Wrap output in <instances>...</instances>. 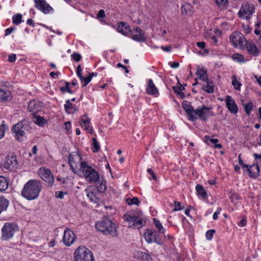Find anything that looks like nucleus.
Listing matches in <instances>:
<instances>
[{
  "instance_id": "nucleus-1",
  "label": "nucleus",
  "mask_w": 261,
  "mask_h": 261,
  "mask_svg": "<svg viewBox=\"0 0 261 261\" xmlns=\"http://www.w3.org/2000/svg\"><path fill=\"white\" fill-rule=\"evenodd\" d=\"M41 181L36 179H31L27 182L21 191V195L28 200L37 199L42 190Z\"/></svg>"
},
{
  "instance_id": "nucleus-2",
  "label": "nucleus",
  "mask_w": 261,
  "mask_h": 261,
  "mask_svg": "<svg viewBox=\"0 0 261 261\" xmlns=\"http://www.w3.org/2000/svg\"><path fill=\"white\" fill-rule=\"evenodd\" d=\"M95 228L106 235H110L112 237L117 236V231L116 225L110 219L103 217L100 221L95 223Z\"/></svg>"
},
{
  "instance_id": "nucleus-3",
  "label": "nucleus",
  "mask_w": 261,
  "mask_h": 261,
  "mask_svg": "<svg viewBox=\"0 0 261 261\" xmlns=\"http://www.w3.org/2000/svg\"><path fill=\"white\" fill-rule=\"evenodd\" d=\"M80 171L87 181L91 184L96 182L99 179V175L86 162H81Z\"/></svg>"
},
{
  "instance_id": "nucleus-4",
  "label": "nucleus",
  "mask_w": 261,
  "mask_h": 261,
  "mask_svg": "<svg viewBox=\"0 0 261 261\" xmlns=\"http://www.w3.org/2000/svg\"><path fill=\"white\" fill-rule=\"evenodd\" d=\"M123 219L128 222L129 227H133L134 228L139 229L145 223L141 212H129L124 215Z\"/></svg>"
},
{
  "instance_id": "nucleus-5",
  "label": "nucleus",
  "mask_w": 261,
  "mask_h": 261,
  "mask_svg": "<svg viewBox=\"0 0 261 261\" xmlns=\"http://www.w3.org/2000/svg\"><path fill=\"white\" fill-rule=\"evenodd\" d=\"M74 261H94L92 252L84 246L78 247L74 252Z\"/></svg>"
},
{
  "instance_id": "nucleus-6",
  "label": "nucleus",
  "mask_w": 261,
  "mask_h": 261,
  "mask_svg": "<svg viewBox=\"0 0 261 261\" xmlns=\"http://www.w3.org/2000/svg\"><path fill=\"white\" fill-rule=\"evenodd\" d=\"M255 13V8L252 4L245 3L242 4L238 13L239 17L243 19L249 20Z\"/></svg>"
},
{
  "instance_id": "nucleus-7",
  "label": "nucleus",
  "mask_w": 261,
  "mask_h": 261,
  "mask_svg": "<svg viewBox=\"0 0 261 261\" xmlns=\"http://www.w3.org/2000/svg\"><path fill=\"white\" fill-rule=\"evenodd\" d=\"M211 110V107H208L205 105L199 106L197 109L195 110L194 116L197 117V119L199 118L201 120L206 121L207 119V117L215 115L214 113H213Z\"/></svg>"
},
{
  "instance_id": "nucleus-8",
  "label": "nucleus",
  "mask_w": 261,
  "mask_h": 261,
  "mask_svg": "<svg viewBox=\"0 0 261 261\" xmlns=\"http://www.w3.org/2000/svg\"><path fill=\"white\" fill-rule=\"evenodd\" d=\"M230 40L234 47H237L241 49L244 48V43L245 42L246 43L247 41L243 35L238 32H233L230 36Z\"/></svg>"
},
{
  "instance_id": "nucleus-9",
  "label": "nucleus",
  "mask_w": 261,
  "mask_h": 261,
  "mask_svg": "<svg viewBox=\"0 0 261 261\" xmlns=\"http://www.w3.org/2000/svg\"><path fill=\"white\" fill-rule=\"evenodd\" d=\"M159 233V232H158L154 230L147 229L144 236L145 240L148 243L154 242L159 245H162L163 244V241Z\"/></svg>"
},
{
  "instance_id": "nucleus-10",
  "label": "nucleus",
  "mask_w": 261,
  "mask_h": 261,
  "mask_svg": "<svg viewBox=\"0 0 261 261\" xmlns=\"http://www.w3.org/2000/svg\"><path fill=\"white\" fill-rule=\"evenodd\" d=\"M15 231V227L14 224L5 223L2 229V239L8 240L12 238Z\"/></svg>"
},
{
  "instance_id": "nucleus-11",
  "label": "nucleus",
  "mask_w": 261,
  "mask_h": 261,
  "mask_svg": "<svg viewBox=\"0 0 261 261\" xmlns=\"http://www.w3.org/2000/svg\"><path fill=\"white\" fill-rule=\"evenodd\" d=\"M38 174L41 179L47 182L50 186H52L54 182V178L52 173L49 169L41 167L38 170Z\"/></svg>"
},
{
  "instance_id": "nucleus-12",
  "label": "nucleus",
  "mask_w": 261,
  "mask_h": 261,
  "mask_svg": "<svg viewBox=\"0 0 261 261\" xmlns=\"http://www.w3.org/2000/svg\"><path fill=\"white\" fill-rule=\"evenodd\" d=\"M35 7L44 14L53 11V8L47 3L45 0H34Z\"/></svg>"
},
{
  "instance_id": "nucleus-13",
  "label": "nucleus",
  "mask_w": 261,
  "mask_h": 261,
  "mask_svg": "<svg viewBox=\"0 0 261 261\" xmlns=\"http://www.w3.org/2000/svg\"><path fill=\"white\" fill-rule=\"evenodd\" d=\"M76 236L73 231L68 228L64 230L63 242L66 246H71L74 242Z\"/></svg>"
},
{
  "instance_id": "nucleus-14",
  "label": "nucleus",
  "mask_w": 261,
  "mask_h": 261,
  "mask_svg": "<svg viewBox=\"0 0 261 261\" xmlns=\"http://www.w3.org/2000/svg\"><path fill=\"white\" fill-rule=\"evenodd\" d=\"M43 107V103L41 102L33 100L29 102L28 110L29 112H32V115H33L41 111Z\"/></svg>"
},
{
  "instance_id": "nucleus-15",
  "label": "nucleus",
  "mask_w": 261,
  "mask_h": 261,
  "mask_svg": "<svg viewBox=\"0 0 261 261\" xmlns=\"http://www.w3.org/2000/svg\"><path fill=\"white\" fill-rule=\"evenodd\" d=\"M17 162L16 156L13 154L8 155L5 158L3 164V167L7 169L12 170L16 166Z\"/></svg>"
},
{
  "instance_id": "nucleus-16",
  "label": "nucleus",
  "mask_w": 261,
  "mask_h": 261,
  "mask_svg": "<svg viewBox=\"0 0 261 261\" xmlns=\"http://www.w3.org/2000/svg\"><path fill=\"white\" fill-rule=\"evenodd\" d=\"M182 106L189 116L190 120L195 121L197 119V117L194 116L195 110H194L189 102L188 101H183Z\"/></svg>"
},
{
  "instance_id": "nucleus-17",
  "label": "nucleus",
  "mask_w": 261,
  "mask_h": 261,
  "mask_svg": "<svg viewBox=\"0 0 261 261\" xmlns=\"http://www.w3.org/2000/svg\"><path fill=\"white\" fill-rule=\"evenodd\" d=\"M23 122V121H20L13 125L12 127V130L15 133L16 139L18 140L20 137H23L25 135Z\"/></svg>"
},
{
  "instance_id": "nucleus-18",
  "label": "nucleus",
  "mask_w": 261,
  "mask_h": 261,
  "mask_svg": "<svg viewBox=\"0 0 261 261\" xmlns=\"http://www.w3.org/2000/svg\"><path fill=\"white\" fill-rule=\"evenodd\" d=\"M134 30L135 34H132V38L137 42H145L146 39L144 32L139 27H136Z\"/></svg>"
},
{
  "instance_id": "nucleus-19",
  "label": "nucleus",
  "mask_w": 261,
  "mask_h": 261,
  "mask_svg": "<svg viewBox=\"0 0 261 261\" xmlns=\"http://www.w3.org/2000/svg\"><path fill=\"white\" fill-rule=\"evenodd\" d=\"M226 105L228 110L233 114L238 112V107L234 100L229 95H227L225 98Z\"/></svg>"
},
{
  "instance_id": "nucleus-20",
  "label": "nucleus",
  "mask_w": 261,
  "mask_h": 261,
  "mask_svg": "<svg viewBox=\"0 0 261 261\" xmlns=\"http://www.w3.org/2000/svg\"><path fill=\"white\" fill-rule=\"evenodd\" d=\"M245 45L249 54L253 57H257L259 55V49L252 41H247Z\"/></svg>"
},
{
  "instance_id": "nucleus-21",
  "label": "nucleus",
  "mask_w": 261,
  "mask_h": 261,
  "mask_svg": "<svg viewBox=\"0 0 261 261\" xmlns=\"http://www.w3.org/2000/svg\"><path fill=\"white\" fill-rule=\"evenodd\" d=\"M87 114H85L83 115V117L80 121L81 125L82 127L88 133H92V127L90 126V120L87 117Z\"/></svg>"
},
{
  "instance_id": "nucleus-22",
  "label": "nucleus",
  "mask_w": 261,
  "mask_h": 261,
  "mask_svg": "<svg viewBox=\"0 0 261 261\" xmlns=\"http://www.w3.org/2000/svg\"><path fill=\"white\" fill-rule=\"evenodd\" d=\"M146 92L148 94L154 96H157L159 94L158 89L151 79H149L148 81Z\"/></svg>"
},
{
  "instance_id": "nucleus-23",
  "label": "nucleus",
  "mask_w": 261,
  "mask_h": 261,
  "mask_svg": "<svg viewBox=\"0 0 261 261\" xmlns=\"http://www.w3.org/2000/svg\"><path fill=\"white\" fill-rule=\"evenodd\" d=\"M117 30L119 33L125 36L129 35L131 33H133L130 28L123 22L118 23Z\"/></svg>"
},
{
  "instance_id": "nucleus-24",
  "label": "nucleus",
  "mask_w": 261,
  "mask_h": 261,
  "mask_svg": "<svg viewBox=\"0 0 261 261\" xmlns=\"http://www.w3.org/2000/svg\"><path fill=\"white\" fill-rule=\"evenodd\" d=\"M81 160H82L81 156L76 152H73L69 154V158H68V162H69V164L70 166L71 167L72 170H73V164L76 161H79L81 162Z\"/></svg>"
},
{
  "instance_id": "nucleus-25",
  "label": "nucleus",
  "mask_w": 261,
  "mask_h": 261,
  "mask_svg": "<svg viewBox=\"0 0 261 261\" xmlns=\"http://www.w3.org/2000/svg\"><path fill=\"white\" fill-rule=\"evenodd\" d=\"M251 177L255 178L259 175V167L258 165L253 164L247 168Z\"/></svg>"
},
{
  "instance_id": "nucleus-26",
  "label": "nucleus",
  "mask_w": 261,
  "mask_h": 261,
  "mask_svg": "<svg viewBox=\"0 0 261 261\" xmlns=\"http://www.w3.org/2000/svg\"><path fill=\"white\" fill-rule=\"evenodd\" d=\"M87 197L90 199L91 201L97 203L100 201V194L97 191H87Z\"/></svg>"
},
{
  "instance_id": "nucleus-27",
  "label": "nucleus",
  "mask_w": 261,
  "mask_h": 261,
  "mask_svg": "<svg viewBox=\"0 0 261 261\" xmlns=\"http://www.w3.org/2000/svg\"><path fill=\"white\" fill-rule=\"evenodd\" d=\"M204 141L208 145H210L211 143L215 144L214 147L215 148L221 149L222 148V145L217 143L219 141L217 139H211L210 136H205L204 137Z\"/></svg>"
},
{
  "instance_id": "nucleus-28",
  "label": "nucleus",
  "mask_w": 261,
  "mask_h": 261,
  "mask_svg": "<svg viewBox=\"0 0 261 261\" xmlns=\"http://www.w3.org/2000/svg\"><path fill=\"white\" fill-rule=\"evenodd\" d=\"M196 74L198 77L203 81H205V80H207V71L206 70L203 69V68H200L199 67L197 68V71L196 72Z\"/></svg>"
},
{
  "instance_id": "nucleus-29",
  "label": "nucleus",
  "mask_w": 261,
  "mask_h": 261,
  "mask_svg": "<svg viewBox=\"0 0 261 261\" xmlns=\"http://www.w3.org/2000/svg\"><path fill=\"white\" fill-rule=\"evenodd\" d=\"M34 122L40 126H43L46 123V120L40 116L34 114L33 115Z\"/></svg>"
},
{
  "instance_id": "nucleus-30",
  "label": "nucleus",
  "mask_w": 261,
  "mask_h": 261,
  "mask_svg": "<svg viewBox=\"0 0 261 261\" xmlns=\"http://www.w3.org/2000/svg\"><path fill=\"white\" fill-rule=\"evenodd\" d=\"M137 255L139 259L142 260V261H152L151 256L142 251H138L137 252Z\"/></svg>"
},
{
  "instance_id": "nucleus-31",
  "label": "nucleus",
  "mask_w": 261,
  "mask_h": 261,
  "mask_svg": "<svg viewBox=\"0 0 261 261\" xmlns=\"http://www.w3.org/2000/svg\"><path fill=\"white\" fill-rule=\"evenodd\" d=\"M11 98L10 91L0 89V100L7 101Z\"/></svg>"
},
{
  "instance_id": "nucleus-32",
  "label": "nucleus",
  "mask_w": 261,
  "mask_h": 261,
  "mask_svg": "<svg viewBox=\"0 0 261 261\" xmlns=\"http://www.w3.org/2000/svg\"><path fill=\"white\" fill-rule=\"evenodd\" d=\"M196 190L197 194L201 196L203 199L207 198V193L201 185H197L196 186Z\"/></svg>"
},
{
  "instance_id": "nucleus-33",
  "label": "nucleus",
  "mask_w": 261,
  "mask_h": 261,
  "mask_svg": "<svg viewBox=\"0 0 261 261\" xmlns=\"http://www.w3.org/2000/svg\"><path fill=\"white\" fill-rule=\"evenodd\" d=\"M9 205V201L4 197H0V214L6 210Z\"/></svg>"
},
{
  "instance_id": "nucleus-34",
  "label": "nucleus",
  "mask_w": 261,
  "mask_h": 261,
  "mask_svg": "<svg viewBox=\"0 0 261 261\" xmlns=\"http://www.w3.org/2000/svg\"><path fill=\"white\" fill-rule=\"evenodd\" d=\"M8 182L6 178L3 176H0V191H4L7 189Z\"/></svg>"
},
{
  "instance_id": "nucleus-35",
  "label": "nucleus",
  "mask_w": 261,
  "mask_h": 261,
  "mask_svg": "<svg viewBox=\"0 0 261 261\" xmlns=\"http://www.w3.org/2000/svg\"><path fill=\"white\" fill-rule=\"evenodd\" d=\"M153 223L156 227V229L158 230V232L160 234L164 233L165 229L163 227L162 224L160 223V222L156 219V218L153 219Z\"/></svg>"
},
{
  "instance_id": "nucleus-36",
  "label": "nucleus",
  "mask_w": 261,
  "mask_h": 261,
  "mask_svg": "<svg viewBox=\"0 0 261 261\" xmlns=\"http://www.w3.org/2000/svg\"><path fill=\"white\" fill-rule=\"evenodd\" d=\"M232 59L238 62L244 63L246 60L243 55L239 54H234L232 56Z\"/></svg>"
},
{
  "instance_id": "nucleus-37",
  "label": "nucleus",
  "mask_w": 261,
  "mask_h": 261,
  "mask_svg": "<svg viewBox=\"0 0 261 261\" xmlns=\"http://www.w3.org/2000/svg\"><path fill=\"white\" fill-rule=\"evenodd\" d=\"M22 15L21 14H17L13 16V23L15 24H19L22 22Z\"/></svg>"
},
{
  "instance_id": "nucleus-38",
  "label": "nucleus",
  "mask_w": 261,
  "mask_h": 261,
  "mask_svg": "<svg viewBox=\"0 0 261 261\" xmlns=\"http://www.w3.org/2000/svg\"><path fill=\"white\" fill-rule=\"evenodd\" d=\"M232 79V80L231 84L234 87V88L236 90H240V87L242 85L241 83L237 80L236 77L234 75H233Z\"/></svg>"
},
{
  "instance_id": "nucleus-39",
  "label": "nucleus",
  "mask_w": 261,
  "mask_h": 261,
  "mask_svg": "<svg viewBox=\"0 0 261 261\" xmlns=\"http://www.w3.org/2000/svg\"><path fill=\"white\" fill-rule=\"evenodd\" d=\"M245 111L247 115H249L251 111L253 110V103L250 101L246 103L244 107Z\"/></svg>"
},
{
  "instance_id": "nucleus-40",
  "label": "nucleus",
  "mask_w": 261,
  "mask_h": 261,
  "mask_svg": "<svg viewBox=\"0 0 261 261\" xmlns=\"http://www.w3.org/2000/svg\"><path fill=\"white\" fill-rule=\"evenodd\" d=\"M218 6L221 9H224L227 5L228 0H215Z\"/></svg>"
},
{
  "instance_id": "nucleus-41",
  "label": "nucleus",
  "mask_w": 261,
  "mask_h": 261,
  "mask_svg": "<svg viewBox=\"0 0 261 261\" xmlns=\"http://www.w3.org/2000/svg\"><path fill=\"white\" fill-rule=\"evenodd\" d=\"M92 141H93V148H92V151L94 152H97L99 150V149H100L99 144L95 138H92Z\"/></svg>"
},
{
  "instance_id": "nucleus-42",
  "label": "nucleus",
  "mask_w": 261,
  "mask_h": 261,
  "mask_svg": "<svg viewBox=\"0 0 261 261\" xmlns=\"http://www.w3.org/2000/svg\"><path fill=\"white\" fill-rule=\"evenodd\" d=\"M126 202L128 204L132 205V204H137L138 205L140 203V201L138 199V198L136 197H135L133 198H129L126 199Z\"/></svg>"
},
{
  "instance_id": "nucleus-43",
  "label": "nucleus",
  "mask_w": 261,
  "mask_h": 261,
  "mask_svg": "<svg viewBox=\"0 0 261 261\" xmlns=\"http://www.w3.org/2000/svg\"><path fill=\"white\" fill-rule=\"evenodd\" d=\"M106 190V182L102 181L99 186H97V192H98L100 194L101 193H103Z\"/></svg>"
},
{
  "instance_id": "nucleus-44",
  "label": "nucleus",
  "mask_w": 261,
  "mask_h": 261,
  "mask_svg": "<svg viewBox=\"0 0 261 261\" xmlns=\"http://www.w3.org/2000/svg\"><path fill=\"white\" fill-rule=\"evenodd\" d=\"M175 207L173 209V211L175 212L182 210L184 207L181 205V203L178 201H174Z\"/></svg>"
},
{
  "instance_id": "nucleus-45",
  "label": "nucleus",
  "mask_w": 261,
  "mask_h": 261,
  "mask_svg": "<svg viewBox=\"0 0 261 261\" xmlns=\"http://www.w3.org/2000/svg\"><path fill=\"white\" fill-rule=\"evenodd\" d=\"M215 230L214 229H210L206 231L205 236L207 240H211L213 237Z\"/></svg>"
},
{
  "instance_id": "nucleus-46",
  "label": "nucleus",
  "mask_w": 261,
  "mask_h": 261,
  "mask_svg": "<svg viewBox=\"0 0 261 261\" xmlns=\"http://www.w3.org/2000/svg\"><path fill=\"white\" fill-rule=\"evenodd\" d=\"M204 90L207 93H212L214 92V86L213 85H206L202 87Z\"/></svg>"
},
{
  "instance_id": "nucleus-47",
  "label": "nucleus",
  "mask_w": 261,
  "mask_h": 261,
  "mask_svg": "<svg viewBox=\"0 0 261 261\" xmlns=\"http://www.w3.org/2000/svg\"><path fill=\"white\" fill-rule=\"evenodd\" d=\"M255 160L256 161V165L259 164L261 166V154L253 153V154Z\"/></svg>"
},
{
  "instance_id": "nucleus-48",
  "label": "nucleus",
  "mask_w": 261,
  "mask_h": 261,
  "mask_svg": "<svg viewBox=\"0 0 261 261\" xmlns=\"http://www.w3.org/2000/svg\"><path fill=\"white\" fill-rule=\"evenodd\" d=\"M71 58L73 60H75L76 62H79L81 60L82 56L79 53H73L71 55Z\"/></svg>"
},
{
  "instance_id": "nucleus-49",
  "label": "nucleus",
  "mask_w": 261,
  "mask_h": 261,
  "mask_svg": "<svg viewBox=\"0 0 261 261\" xmlns=\"http://www.w3.org/2000/svg\"><path fill=\"white\" fill-rule=\"evenodd\" d=\"M92 78L91 76L88 75L87 77H85L84 76H83V79L81 80V82H85V84H84V86H86L91 81Z\"/></svg>"
},
{
  "instance_id": "nucleus-50",
  "label": "nucleus",
  "mask_w": 261,
  "mask_h": 261,
  "mask_svg": "<svg viewBox=\"0 0 261 261\" xmlns=\"http://www.w3.org/2000/svg\"><path fill=\"white\" fill-rule=\"evenodd\" d=\"M72 103L69 100H67L66 101V103L64 105V108L66 112H67L71 108Z\"/></svg>"
},
{
  "instance_id": "nucleus-51",
  "label": "nucleus",
  "mask_w": 261,
  "mask_h": 261,
  "mask_svg": "<svg viewBox=\"0 0 261 261\" xmlns=\"http://www.w3.org/2000/svg\"><path fill=\"white\" fill-rule=\"evenodd\" d=\"M82 68L80 65H79L76 68V74L80 80L83 79V76L81 73Z\"/></svg>"
},
{
  "instance_id": "nucleus-52",
  "label": "nucleus",
  "mask_w": 261,
  "mask_h": 261,
  "mask_svg": "<svg viewBox=\"0 0 261 261\" xmlns=\"http://www.w3.org/2000/svg\"><path fill=\"white\" fill-rule=\"evenodd\" d=\"M147 172L151 176V179L156 180V176L155 174V173L153 172V171L149 168L147 169Z\"/></svg>"
},
{
  "instance_id": "nucleus-53",
  "label": "nucleus",
  "mask_w": 261,
  "mask_h": 261,
  "mask_svg": "<svg viewBox=\"0 0 261 261\" xmlns=\"http://www.w3.org/2000/svg\"><path fill=\"white\" fill-rule=\"evenodd\" d=\"M65 87H61L60 88V91L63 93L66 92L69 88V83L68 82H65Z\"/></svg>"
},
{
  "instance_id": "nucleus-54",
  "label": "nucleus",
  "mask_w": 261,
  "mask_h": 261,
  "mask_svg": "<svg viewBox=\"0 0 261 261\" xmlns=\"http://www.w3.org/2000/svg\"><path fill=\"white\" fill-rule=\"evenodd\" d=\"M65 194H66V193H63L62 191H57L56 192L55 195L57 198L63 199Z\"/></svg>"
},
{
  "instance_id": "nucleus-55",
  "label": "nucleus",
  "mask_w": 261,
  "mask_h": 261,
  "mask_svg": "<svg viewBox=\"0 0 261 261\" xmlns=\"http://www.w3.org/2000/svg\"><path fill=\"white\" fill-rule=\"evenodd\" d=\"M238 159H239V164L241 166L242 168L249 167V165H246L243 163V160H242L241 157V154L239 155Z\"/></svg>"
},
{
  "instance_id": "nucleus-56",
  "label": "nucleus",
  "mask_w": 261,
  "mask_h": 261,
  "mask_svg": "<svg viewBox=\"0 0 261 261\" xmlns=\"http://www.w3.org/2000/svg\"><path fill=\"white\" fill-rule=\"evenodd\" d=\"M97 18H102L105 17V12L103 10H100L97 15Z\"/></svg>"
},
{
  "instance_id": "nucleus-57",
  "label": "nucleus",
  "mask_w": 261,
  "mask_h": 261,
  "mask_svg": "<svg viewBox=\"0 0 261 261\" xmlns=\"http://www.w3.org/2000/svg\"><path fill=\"white\" fill-rule=\"evenodd\" d=\"M16 59V56L15 54H11L9 56L8 61L10 62H14L15 61Z\"/></svg>"
},
{
  "instance_id": "nucleus-58",
  "label": "nucleus",
  "mask_w": 261,
  "mask_h": 261,
  "mask_svg": "<svg viewBox=\"0 0 261 261\" xmlns=\"http://www.w3.org/2000/svg\"><path fill=\"white\" fill-rule=\"evenodd\" d=\"M221 208L219 207L217 210L214 213L213 218L214 220H216L218 218V215L220 214Z\"/></svg>"
},
{
  "instance_id": "nucleus-59",
  "label": "nucleus",
  "mask_w": 261,
  "mask_h": 261,
  "mask_svg": "<svg viewBox=\"0 0 261 261\" xmlns=\"http://www.w3.org/2000/svg\"><path fill=\"white\" fill-rule=\"evenodd\" d=\"M175 93L178 96H179L181 98H184L185 97V94L181 91L177 90V89H174Z\"/></svg>"
},
{
  "instance_id": "nucleus-60",
  "label": "nucleus",
  "mask_w": 261,
  "mask_h": 261,
  "mask_svg": "<svg viewBox=\"0 0 261 261\" xmlns=\"http://www.w3.org/2000/svg\"><path fill=\"white\" fill-rule=\"evenodd\" d=\"M196 44L198 47L201 49H203L205 46V43L204 41L198 42Z\"/></svg>"
},
{
  "instance_id": "nucleus-61",
  "label": "nucleus",
  "mask_w": 261,
  "mask_h": 261,
  "mask_svg": "<svg viewBox=\"0 0 261 261\" xmlns=\"http://www.w3.org/2000/svg\"><path fill=\"white\" fill-rule=\"evenodd\" d=\"M14 30V28L10 27L8 29H7L5 31V36H7L9 35H10Z\"/></svg>"
},
{
  "instance_id": "nucleus-62",
  "label": "nucleus",
  "mask_w": 261,
  "mask_h": 261,
  "mask_svg": "<svg viewBox=\"0 0 261 261\" xmlns=\"http://www.w3.org/2000/svg\"><path fill=\"white\" fill-rule=\"evenodd\" d=\"M247 220L246 219H242L239 223L238 225L240 227H243L246 225Z\"/></svg>"
},
{
  "instance_id": "nucleus-63",
  "label": "nucleus",
  "mask_w": 261,
  "mask_h": 261,
  "mask_svg": "<svg viewBox=\"0 0 261 261\" xmlns=\"http://www.w3.org/2000/svg\"><path fill=\"white\" fill-rule=\"evenodd\" d=\"M5 135V130L3 125H0V139L2 138Z\"/></svg>"
},
{
  "instance_id": "nucleus-64",
  "label": "nucleus",
  "mask_w": 261,
  "mask_h": 261,
  "mask_svg": "<svg viewBox=\"0 0 261 261\" xmlns=\"http://www.w3.org/2000/svg\"><path fill=\"white\" fill-rule=\"evenodd\" d=\"M179 66V63L178 62H172L170 64V66L172 67V68H178Z\"/></svg>"
}]
</instances>
